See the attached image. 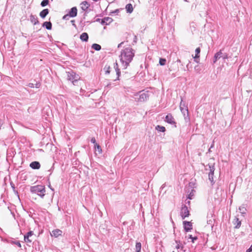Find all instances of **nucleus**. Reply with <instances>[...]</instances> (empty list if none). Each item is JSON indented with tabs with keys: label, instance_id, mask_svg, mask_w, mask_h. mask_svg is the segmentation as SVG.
<instances>
[{
	"label": "nucleus",
	"instance_id": "obj_46",
	"mask_svg": "<svg viewBox=\"0 0 252 252\" xmlns=\"http://www.w3.org/2000/svg\"><path fill=\"white\" fill-rule=\"evenodd\" d=\"M214 143H215V142H214V141H213V142H212V144H211V146H210V148H211V149H212V148H214Z\"/></svg>",
	"mask_w": 252,
	"mask_h": 252
},
{
	"label": "nucleus",
	"instance_id": "obj_23",
	"mask_svg": "<svg viewBox=\"0 0 252 252\" xmlns=\"http://www.w3.org/2000/svg\"><path fill=\"white\" fill-rule=\"evenodd\" d=\"M43 27H45L47 30L52 29V24L50 22H45L43 24Z\"/></svg>",
	"mask_w": 252,
	"mask_h": 252
},
{
	"label": "nucleus",
	"instance_id": "obj_11",
	"mask_svg": "<svg viewBox=\"0 0 252 252\" xmlns=\"http://www.w3.org/2000/svg\"><path fill=\"white\" fill-rule=\"evenodd\" d=\"M232 223L234 225V228L238 229L241 227V221L236 216L232 221Z\"/></svg>",
	"mask_w": 252,
	"mask_h": 252
},
{
	"label": "nucleus",
	"instance_id": "obj_24",
	"mask_svg": "<svg viewBox=\"0 0 252 252\" xmlns=\"http://www.w3.org/2000/svg\"><path fill=\"white\" fill-rule=\"evenodd\" d=\"M136 252H140L141 249V244L140 242H136L135 245Z\"/></svg>",
	"mask_w": 252,
	"mask_h": 252
},
{
	"label": "nucleus",
	"instance_id": "obj_8",
	"mask_svg": "<svg viewBox=\"0 0 252 252\" xmlns=\"http://www.w3.org/2000/svg\"><path fill=\"white\" fill-rule=\"evenodd\" d=\"M165 121L167 122L168 124H171V125H175V127H176V122L175 121L174 118H173V116L171 114L169 113L168 114L165 118Z\"/></svg>",
	"mask_w": 252,
	"mask_h": 252
},
{
	"label": "nucleus",
	"instance_id": "obj_22",
	"mask_svg": "<svg viewBox=\"0 0 252 252\" xmlns=\"http://www.w3.org/2000/svg\"><path fill=\"white\" fill-rule=\"evenodd\" d=\"M239 210L240 213H241V214L243 216H244L246 214V210H247L245 207L243 205L239 207Z\"/></svg>",
	"mask_w": 252,
	"mask_h": 252
},
{
	"label": "nucleus",
	"instance_id": "obj_12",
	"mask_svg": "<svg viewBox=\"0 0 252 252\" xmlns=\"http://www.w3.org/2000/svg\"><path fill=\"white\" fill-rule=\"evenodd\" d=\"M63 232L61 230L59 229H56L53 230L51 233V235L52 236H54L56 238H57L59 236H61L62 235Z\"/></svg>",
	"mask_w": 252,
	"mask_h": 252
},
{
	"label": "nucleus",
	"instance_id": "obj_47",
	"mask_svg": "<svg viewBox=\"0 0 252 252\" xmlns=\"http://www.w3.org/2000/svg\"><path fill=\"white\" fill-rule=\"evenodd\" d=\"M186 67H187V70H189V68H190V67H189V64H187L186 65Z\"/></svg>",
	"mask_w": 252,
	"mask_h": 252
},
{
	"label": "nucleus",
	"instance_id": "obj_4",
	"mask_svg": "<svg viewBox=\"0 0 252 252\" xmlns=\"http://www.w3.org/2000/svg\"><path fill=\"white\" fill-rule=\"evenodd\" d=\"M67 79L70 81L74 85H76L80 80V76L72 70L66 71Z\"/></svg>",
	"mask_w": 252,
	"mask_h": 252
},
{
	"label": "nucleus",
	"instance_id": "obj_16",
	"mask_svg": "<svg viewBox=\"0 0 252 252\" xmlns=\"http://www.w3.org/2000/svg\"><path fill=\"white\" fill-rule=\"evenodd\" d=\"M48 13L49 10L48 9H44L40 12L39 15L42 18H44Z\"/></svg>",
	"mask_w": 252,
	"mask_h": 252
},
{
	"label": "nucleus",
	"instance_id": "obj_55",
	"mask_svg": "<svg viewBox=\"0 0 252 252\" xmlns=\"http://www.w3.org/2000/svg\"><path fill=\"white\" fill-rule=\"evenodd\" d=\"M145 64V67H147V65H148V64Z\"/></svg>",
	"mask_w": 252,
	"mask_h": 252
},
{
	"label": "nucleus",
	"instance_id": "obj_21",
	"mask_svg": "<svg viewBox=\"0 0 252 252\" xmlns=\"http://www.w3.org/2000/svg\"><path fill=\"white\" fill-rule=\"evenodd\" d=\"M114 67L116 72V74L117 75V79L119 80V77L121 74V71L120 70V69L119 68L118 64H115Z\"/></svg>",
	"mask_w": 252,
	"mask_h": 252
},
{
	"label": "nucleus",
	"instance_id": "obj_40",
	"mask_svg": "<svg viewBox=\"0 0 252 252\" xmlns=\"http://www.w3.org/2000/svg\"><path fill=\"white\" fill-rule=\"evenodd\" d=\"M247 252H252V245L251 246L250 248L247 250Z\"/></svg>",
	"mask_w": 252,
	"mask_h": 252
},
{
	"label": "nucleus",
	"instance_id": "obj_14",
	"mask_svg": "<svg viewBox=\"0 0 252 252\" xmlns=\"http://www.w3.org/2000/svg\"><path fill=\"white\" fill-rule=\"evenodd\" d=\"M69 17H74L77 14V9L76 7H72L68 13Z\"/></svg>",
	"mask_w": 252,
	"mask_h": 252
},
{
	"label": "nucleus",
	"instance_id": "obj_35",
	"mask_svg": "<svg viewBox=\"0 0 252 252\" xmlns=\"http://www.w3.org/2000/svg\"><path fill=\"white\" fill-rule=\"evenodd\" d=\"M33 232L32 231H30L28 232L26 234H25L24 236H26L28 237H31L32 235H33Z\"/></svg>",
	"mask_w": 252,
	"mask_h": 252
},
{
	"label": "nucleus",
	"instance_id": "obj_49",
	"mask_svg": "<svg viewBox=\"0 0 252 252\" xmlns=\"http://www.w3.org/2000/svg\"><path fill=\"white\" fill-rule=\"evenodd\" d=\"M48 187L51 190H54V189L52 188L50 184L49 185Z\"/></svg>",
	"mask_w": 252,
	"mask_h": 252
},
{
	"label": "nucleus",
	"instance_id": "obj_43",
	"mask_svg": "<svg viewBox=\"0 0 252 252\" xmlns=\"http://www.w3.org/2000/svg\"><path fill=\"white\" fill-rule=\"evenodd\" d=\"M193 195V194H192L191 193H190L189 194L188 198L189 199H192V196Z\"/></svg>",
	"mask_w": 252,
	"mask_h": 252
},
{
	"label": "nucleus",
	"instance_id": "obj_2",
	"mask_svg": "<svg viewBox=\"0 0 252 252\" xmlns=\"http://www.w3.org/2000/svg\"><path fill=\"white\" fill-rule=\"evenodd\" d=\"M150 94L149 91H140L134 94L133 98L137 102H143L149 99Z\"/></svg>",
	"mask_w": 252,
	"mask_h": 252
},
{
	"label": "nucleus",
	"instance_id": "obj_15",
	"mask_svg": "<svg viewBox=\"0 0 252 252\" xmlns=\"http://www.w3.org/2000/svg\"><path fill=\"white\" fill-rule=\"evenodd\" d=\"M126 9L127 13H131L133 10V8L131 4L128 3L126 6Z\"/></svg>",
	"mask_w": 252,
	"mask_h": 252
},
{
	"label": "nucleus",
	"instance_id": "obj_17",
	"mask_svg": "<svg viewBox=\"0 0 252 252\" xmlns=\"http://www.w3.org/2000/svg\"><path fill=\"white\" fill-rule=\"evenodd\" d=\"M88 35L86 32L82 33L80 35V39L83 41H87L88 40Z\"/></svg>",
	"mask_w": 252,
	"mask_h": 252
},
{
	"label": "nucleus",
	"instance_id": "obj_29",
	"mask_svg": "<svg viewBox=\"0 0 252 252\" xmlns=\"http://www.w3.org/2000/svg\"><path fill=\"white\" fill-rule=\"evenodd\" d=\"M104 70L106 74H109L110 73V66L106 65L104 68Z\"/></svg>",
	"mask_w": 252,
	"mask_h": 252
},
{
	"label": "nucleus",
	"instance_id": "obj_38",
	"mask_svg": "<svg viewBox=\"0 0 252 252\" xmlns=\"http://www.w3.org/2000/svg\"><path fill=\"white\" fill-rule=\"evenodd\" d=\"M40 86V84L39 83H36L35 84H34V87L36 88H38Z\"/></svg>",
	"mask_w": 252,
	"mask_h": 252
},
{
	"label": "nucleus",
	"instance_id": "obj_3",
	"mask_svg": "<svg viewBox=\"0 0 252 252\" xmlns=\"http://www.w3.org/2000/svg\"><path fill=\"white\" fill-rule=\"evenodd\" d=\"M30 191L32 193L37 194L41 198H43L45 194V187L42 185L32 186L30 188Z\"/></svg>",
	"mask_w": 252,
	"mask_h": 252
},
{
	"label": "nucleus",
	"instance_id": "obj_36",
	"mask_svg": "<svg viewBox=\"0 0 252 252\" xmlns=\"http://www.w3.org/2000/svg\"><path fill=\"white\" fill-rule=\"evenodd\" d=\"M194 69L196 70L197 72H199L201 69L199 65H196L194 66Z\"/></svg>",
	"mask_w": 252,
	"mask_h": 252
},
{
	"label": "nucleus",
	"instance_id": "obj_32",
	"mask_svg": "<svg viewBox=\"0 0 252 252\" xmlns=\"http://www.w3.org/2000/svg\"><path fill=\"white\" fill-rule=\"evenodd\" d=\"M95 149L97 150L99 153H101L102 151L101 147L98 145L97 144H96V145H94Z\"/></svg>",
	"mask_w": 252,
	"mask_h": 252
},
{
	"label": "nucleus",
	"instance_id": "obj_45",
	"mask_svg": "<svg viewBox=\"0 0 252 252\" xmlns=\"http://www.w3.org/2000/svg\"><path fill=\"white\" fill-rule=\"evenodd\" d=\"M212 223H213V221L211 220H207L208 224L212 225Z\"/></svg>",
	"mask_w": 252,
	"mask_h": 252
},
{
	"label": "nucleus",
	"instance_id": "obj_27",
	"mask_svg": "<svg viewBox=\"0 0 252 252\" xmlns=\"http://www.w3.org/2000/svg\"><path fill=\"white\" fill-rule=\"evenodd\" d=\"M200 52V49L199 47L198 48H197L195 50V53H196V54H195V56L193 57V58L196 59L198 58H199V56L198 55Z\"/></svg>",
	"mask_w": 252,
	"mask_h": 252
},
{
	"label": "nucleus",
	"instance_id": "obj_30",
	"mask_svg": "<svg viewBox=\"0 0 252 252\" xmlns=\"http://www.w3.org/2000/svg\"><path fill=\"white\" fill-rule=\"evenodd\" d=\"M188 239H191V242L194 243V241L197 239V237L196 236L193 237L191 235H189Z\"/></svg>",
	"mask_w": 252,
	"mask_h": 252
},
{
	"label": "nucleus",
	"instance_id": "obj_9",
	"mask_svg": "<svg viewBox=\"0 0 252 252\" xmlns=\"http://www.w3.org/2000/svg\"><path fill=\"white\" fill-rule=\"evenodd\" d=\"M181 112L184 116V119L186 122L189 121V111L188 107L180 108Z\"/></svg>",
	"mask_w": 252,
	"mask_h": 252
},
{
	"label": "nucleus",
	"instance_id": "obj_50",
	"mask_svg": "<svg viewBox=\"0 0 252 252\" xmlns=\"http://www.w3.org/2000/svg\"><path fill=\"white\" fill-rule=\"evenodd\" d=\"M107 87H110V88L111 87V84L109 83V84H107Z\"/></svg>",
	"mask_w": 252,
	"mask_h": 252
},
{
	"label": "nucleus",
	"instance_id": "obj_42",
	"mask_svg": "<svg viewBox=\"0 0 252 252\" xmlns=\"http://www.w3.org/2000/svg\"><path fill=\"white\" fill-rule=\"evenodd\" d=\"M68 17H69V14H66L65 15H64L63 17V19H65V20H67L68 19Z\"/></svg>",
	"mask_w": 252,
	"mask_h": 252
},
{
	"label": "nucleus",
	"instance_id": "obj_39",
	"mask_svg": "<svg viewBox=\"0 0 252 252\" xmlns=\"http://www.w3.org/2000/svg\"><path fill=\"white\" fill-rule=\"evenodd\" d=\"M166 62V60L164 59H160L159 60V63H163L164 62Z\"/></svg>",
	"mask_w": 252,
	"mask_h": 252
},
{
	"label": "nucleus",
	"instance_id": "obj_33",
	"mask_svg": "<svg viewBox=\"0 0 252 252\" xmlns=\"http://www.w3.org/2000/svg\"><path fill=\"white\" fill-rule=\"evenodd\" d=\"M186 107H187L186 105V104H185V102H184L182 100H181V102H180V108H186Z\"/></svg>",
	"mask_w": 252,
	"mask_h": 252
},
{
	"label": "nucleus",
	"instance_id": "obj_48",
	"mask_svg": "<svg viewBox=\"0 0 252 252\" xmlns=\"http://www.w3.org/2000/svg\"><path fill=\"white\" fill-rule=\"evenodd\" d=\"M205 170H210V168H209V167L207 165L206 167V168H205Z\"/></svg>",
	"mask_w": 252,
	"mask_h": 252
},
{
	"label": "nucleus",
	"instance_id": "obj_13",
	"mask_svg": "<svg viewBox=\"0 0 252 252\" xmlns=\"http://www.w3.org/2000/svg\"><path fill=\"white\" fill-rule=\"evenodd\" d=\"M30 166L33 169H39L40 167V164L38 161H34L30 163Z\"/></svg>",
	"mask_w": 252,
	"mask_h": 252
},
{
	"label": "nucleus",
	"instance_id": "obj_10",
	"mask_svg": "<svg viewBox=\"0 0 252 252\" xmlns=\"http://www.w3.org/2000/svg\"><path fill=\"white\" fill-rule=\"evenodd\" d=\"M184 227L186 232H189L192 229V223L190 221H183Z\"/></svg>",
	"mask_w": 252,
	"mask_h": 252
},
{
	"label": "nucleus",
	"instance_id": "obj_53",
	"mask_svg": "<svg viewBox=\"0 0 252 252\" xmlns=\"http://www.w3.org/2000/svg\"><path fill=\"white\" fill-rule=\"evenodd\" d=\"M160 64V65H164L165 64L162 63V64Z\"/></svg>",
	"mask_w": 252,
	"mask_h": 252
},
{
	"label": "nucleus",
	"instance_id": "obj_25",
	"mask_svg": "<svg viewBox=\"0 0 252 252\" xmlns=\"http://www.w3.org/2000/svg\"><path fill=\"white\" fill-rule=\"evenodd\" d=\"M92 48L96 51H99L101 49V46L98 44L94 43L92 45Z\"/></svg>",
	"mask_w": 252,
	"mask_h": 252
},
{
	"label": "nucleus",
	"instance_id": "obj_51",
	"mask_svg": "<svg viewBox=\"0 0 252 252\" xmlns=\"http://www.w3.org/2000/svg\"><path fill=\"white\" fill-rule=\"evenodd\" d=\"M165 187V184H163L162 185V186L161 187V189H163Z\"/></svg>",
	"mask_w": 252,
	"mask_h": 252
},
{
	"label": "nucleus",
	"instance_id": "obj_44",
	"mask_svg": "<svg viewBox=\"0 0 252 252\" xmlns=\"http://www.w3.org/2000/svg\"><path fill=\"white\" fill-rule=\"evenodd\" d=\"M29 86L31 88H34V84L33 83H30L29 84Z\"/></svg>",
	"mask_w": 252,
	"mask_h": 252
},
{
	"label": "nucleus",
	"instance_id": "obj_18",
	"mask_svg": "<svg viewBox=\"0 0 252 252\" xmlns=\"http://www.w3.org/2000/svg\"><path fill=\"white\" fill-rule=\"evenodd\" d=\"M175 243L177 244V246H176V248L177 249H181V250H183L184 246L182 244L180 241L179 240H175Z\"/></svg>",
	"mask_w": 252,
	"mask_h": 252
},
{
	"label": "nucleus",
	"instance_id": "obj_31",
	"mask_svg": "<svg viewBox=\"0 0 252 252\" xmlns=\"http://www.w3.org/2000/svg\"><path fill=\"white\" fill-rule=\"evenodd\" d=\"M48 0H43L41 3V5L42 6H45L48 4Z\"/></svg>",
	"mask_w": 252,
	"mask_h": 252
},
{
	"label": "nucleus",
	"instance_id": "obj_5",
	"mask_svg": "<svg viewBox=\"0 0 252 252\" xmlns=\"http://www.w3.org/2000/svg\"><path fill=\"white\" fill-rule=\"evenodd\" d=\"M228 58V55L224 53L222 50H220L218 52L215 54L214 56V62H225V59Z\"/></svg>",
	"mask_w": 252,
	"mask_h": 252
},
{
	"label": "nucleus",
	"instance_id": "obj_6",
	"mask_svg": "<svg viewBox=\"0 0 252 252\" xmlns=\"http://www.w3.org/2000/svg\"><path fill=\"white\" fill-rule=\"evenodd\" d=\"M215 163H209L207 166L210 168V170H209L208 173V177L209 180L211 182L212 185H213L215 183V181L214 180V171L215 170Z\"/></svg>",
	"mask_w": 252,
	"mask_h": 252
},
{
	"label": "nucleus",
	"instance_id": "obj_1",
	"mask_svg": "<svg viewBox=\"0 0 252 252\" xmlns=\"http://www.w3.org/2000/svg\"><path fill=\"white\" fill-rule=\"evenodd\" d=\"M134 55V54L131 48H126L121 53V61L122 63H129L132 61Z\"/></svg>",
	"mask_w": 252,
	"mask_h": 252
},
{
	"label": "nucleus",
	"instance_id": "obj_7",
	"mask_svg": "<svg viewBox=\"0 0 252 252\" xmlns=\"http://www.w3.org/2000/svg\"><path fill=\"white\" fill-rule=\"evenodd\" d=\"M180 215L182 219H185L186 217L189 216V212L187 206L186 205L182 206L181 210Z\"/></svg>",
	"mask_w": 252,
	"mask_h": 252
},
{
	"label": "nucleus",
	"instance_id": "obj_54",
	"mask_svg": "<svg viewBox=\"0 0 252 252\" xmlns=\"http://www.w3.org/2000/svg\"><path fill=\"white\" fill-rule=\"evenodd\" d=\"M189 203H190L189 201H188V202H187V203H188V204H189Z\"/></svg>",
	"mask_w": 252,
	"mask_h": 252
},
{
	"label": "nucleus",
	"instance_id": "obj_26",
	"mask_svg": "<svg viewBox=\"0 0 252 252\" xmlns=\"http://www.w3.org/2000/svg\"><path fill=\"white\" fill-rule=\"evenodd\" d=\"M156 129L160 132H164L166 130L165 127L159 125L156 127Z\"/></svg>",
	"mask_w": 252,
	"mask_h": 252
},
{
	"label": "nucleus",
	"instance_id": "obj_20",
	"mask_svg": "<svg viewBox=\"0 0 252 252\" xmlns=\"http://www.w3.org/2000/svg\"><path fill=\"white\" fill-rule=\"evenodd\" d=\"M30 20L34 25H36L38 23L37 18L34 15H31L30 16Z\"/></svg>",
	"mask_w": 252,
	"mask_h": 252
},
{
	"label": "nucleus",
	"instance_id": "obj_52",
	"mask_svg": "<svg viewBox=\"0 0 252 252\" xmlns=\"http://www.w3.org/2000/svg\"><path fill=\"white\" fill-rule=\"evenodd\" d=\"M211 148H209V151H209V152H211Z\"/></svg>",
	"mask_w": 252,
	"mask_h": 252
},
{
	"label": "nucleus",
	"instance_id": "obj_37",
	"mask_svg": "<svg viewBox=\"0 0 252 252\" xmlns=\"http://www.w3.org/2000/svg\"><path fill=\"white\" fill-rule=\"evenodd\" d=\"M91 141L92 143L94 144L95 145H96V144H97L96 143V140H95V139L94 137H92L91 138Z\"/></svg>",
	"mask_w": 252,
	"mask_h": 252
},
{
	"label": "nucleus",
	"instance_id": "obj_34",
	"mask_svg": "<svg viewBox=\"0 0 252 252\" xmlns=\"http://www.w3.org/2000/svg\"><path fill=\"white\" fill-rule=\"evenodd\" d=\"M24 241L26 243H31L32 240L30 239V237L24 236Z\"/></svg>",
	"mask_w": 252,
	"mask_h": 252
},
{
	"label": "nucleus",
	"instance_id": "obj_28",
	"mask_svg": "<svg viewBox=\"0 0 252 252\" xmlns=\"http://www.w3.org/2000/svg\"><path fill=\"white\" fill-rule=\"evenodd\" d=\"M10 186H11L12 189H13V190L14 192L15 193V194H18V190L15 189V185H14V183L12 182H10Z\"/></svg>",
	"mask_w": 252,
	"mask_h": 252
},
{
	"label": "nucleus",
	"instance_id": "obj_41",
	"mask_svg": "<svg viewBox=\"0 0 252 252\" xmlns=\"http://www.w3.org/2000/svg\"><path fill=\"white\" fill-rule=\"evenodd\" d=\"M15 244L18 246L19 247V248H21V244L20 243V242L19 241H17L16 242Z\"/></svg>",
	"mask_w": 252,
	"mask_h": 252
},
{
	"label": "nucleus",
	"instance_id": "obj_19",
	"mask_svg": "<svg viewBox=\"0 0 252 252\" xmlns=\"http://www.w3.org/2000/svg\"><path fill=\"white\" fill-rule=\"evenodd\" d=\"M81 8L83 10H86L89 6V4L87 1H83L81 3Z\"/></svg>",
	"mask_w": 252,
	"mask_h": 252
}]
</instances>
